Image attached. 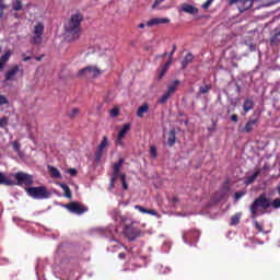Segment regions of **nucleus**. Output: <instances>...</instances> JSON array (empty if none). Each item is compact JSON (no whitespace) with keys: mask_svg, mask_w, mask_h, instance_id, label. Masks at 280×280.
<instances>
[{"mask_svg":"<svg viewBox=\"0 0 280 280\" xmlns=\"http://www.w3.org/2000/svg\"><path fill=\"white\" fill-rule=\"evenodd\" d=\"M135 209H137V211H140V213H148L149 215H159V212L154 209H145L143 208V206H140V205H136L135 206Z\"/></svg>","mask_w":280,"mask_h":280,"instance_id":"obj_17","label":"nucleus"},{"mask_svg":"<svg viewBox=\"0 0 280 280\" xmlns=\"http://www.w3.org/2000/svg\"><path fill=\"white\" fill-rule=\"evenodd\" d=\"M8 126V117L0 118V128H5Z\"/></svg>","mask_w":280,"mask_h":280,"instance_id":"obj_45","label":"nucleus"},{"mask_svg":"<svg viewBox=\"0 0 280 280\" xmlns=\"http://www.w3.org/2000/svg\"><path fill=\"white\" fill-rule=\"evenodd\" d=\"M10 56H12V54L10 52V50H8L4 55L0 57V71H3L5 63L8 62V60H10Z\"/></svg>","mask_w":280,"mask_h":280,"instance_id":"obj_18","label":"nucleus"},{"mask_svg":"<svg viewBox=\"0 0 280 280\" xmlns=\"http://www.w3.org/2000/svg\"><path fill=\"white\" fill-rule=\"evenodd\" d=\"M170 23V19L167 18H154L147 22L148 27H154V25H165Z\"/></svg>","mask_w":280,"mask_h":280,"instance_id":"obj_12","label":"nucleus"},{"mask_svg":"<svg viewBox=\"0 0 280 280\" xmlns=\"http://www.w3.org/2000/svg\"><path fill=\"white\" fill-rule=\"evenodd\" d=\"M150 155L152 159H156V156H159V153L156 151V147L152 145L150 147Z\"/></svg>","mask_w":280,"mask_h":280,"instance_id":"obj_39","label":"nucleus"},{"mask_svg":"<svg viewBox=\"0 0 280 280\" xmlns=\"http://www.w3.org/2000/svg\"><path fill=\"white\" fill-rule=\"evenodd\" d=\"M270 207H273V209H280V198H277L270 202Z\"/></svg>","mask_w":280,"mask_h":280,"instance_id":"obj_41","label":"nucleus"},{"mask_svg":"<svg viewBox=\"0 0 280 280\" xmlns=\"http://www.w3.org/2000/svg\"><path fill=\"white\" fill-rule=\"evenodd\" d=\"M175 144H176V130L171 129L168 132L167 145L170 148H174Z\"/></svg>","mask_w":280,"mask_h":280,"instance_id":"obj_16","label":"nucleus"},{"mask_svg":"<svg viewBox=\"0 0 280 280\" xmlns=\"http://www.w3.org/2000/svg\"><path fill=\"white\" fill-rule=\"evenodd\" d=\"M253 3V0H229V5H236L241 13L250 10Z\"/></svg>","mask_w":280,"mask_h":280,"instance_id":"obj_8","label":"nucleus"},{"mask_svg":"<svg viewBox=\"0 0 280 280\" xmlns=\"http://www.w3.org/2000/svg\"><path fill=\"white\" fill-rule=\"evenodd\" d=\"M60 187L65 191L66 198H71V188L67 184H60Z\"/></svg>","mask_w":280,"mask_h":280,"instance_id":"obj_34","label":"nucleus"},{"mask_svg":"<svg viewBox=\"0 0 280 280\" xmlns=\"http://www.w3.org/2000/svg\"><path fill=\"white\" fill-rule=\"evenodd\" d=\"M118 259H126V253H119Z\"/></svg>","mask_w":280,"mask_h":280,"instance_id":"obj_55","label":"nucleus"},{"mask_svg":"<svg viewBox=\"0 0 280 280\" xmlns=\"http://www.w3.org/2000/svg\"><path fill=\"white\" fill-rule=\"evenodd\" d=\"M233 67H237V63H234Z\"/></svg>","mask_w":280,"mask_h":280,"instance_id":"obj_61","label":"nucleus"},{"mask_svg":"<svg viewBox=\"0 0 280 280\" xmlns=\"http://www.w3.org/2000/svg\"><path fill=\"white\" fill-rule=\"evenodd\" d=\"M68 174H70V176H78V170H75V168H69V170H68Z\"/></svg>","mask_w":280,"mask_h":280,"instance_id":"obj_49","label":"nucleus"},{"mask_svg":"<svg viewBox=\"0 0 280 280\" xmlns=\"http://www.w3.org/2000/svg\"><path fill=\"white\" fill-rule=\"evenodd\" d=\"M122 224V235L128 240L129 242H136L143 235V232L139 226H137V221L130 219V218H122L121 219Z\"/></svg>","mask_w":280,"mask_h":280,"instance_id":"obj_1","label":"nucleus"},{"mask_svg":"<svg viewBox=\"0 0 280 280\" xmlns=\"http://www.w3.org/2000/svg\"><path fill=\"white\" fill-rule=\"evenodd\" d=\"M173 202H178V197H173Z\"/></svg>","mask_w":280,"mask_h":280,"instance_id":"obj_58","label":"nucleus"},{"mask_svg":"<svg viewBox=\"0 0 280 280\" xmlns=\"http://www.w3.org/2000/svg\"><path fill=\"white\" fill-rule=\"evenodd\" d=\"M175 52H176V45H173V49L170 54V60H172V56H174Z\"/></svg>","mask_w":280,"mask_h":280,"instance_id":"obj_54","label":"nucleus"},{"mask_svg":"<svg viewBox=\"0 0 280 280\" xmlns=\"http://www.w3.org/2000/svg\"><path fill=\"white\" fill-rule=\"evenodd\" d=\"M172 97V95L167 92H165L161 97L160 100L158 101V103L160 104H166L167 103V100H170Z\"/></svg>","mask_w":280,"mask_h":280,"instance_id":"obj_35","label":"nucleus"},{"mask_svg":"<svg viewBox=\"0 0 280 280\" xmlns=\"http://www.w3.org/2000/svg\"><path fill=\"white\" fill-rule=\"evenodd\" d=\"M165 73H167V70L165 68H162L158 77V80H163V78L165 77Z\"/></svg>","mask_w":280,"mask_h":280,"instance_id":"obj_48","label":"nucleus"},{"mask_svg":"<svg viewBox=\"0 0 280 280\" xmlns=\"http://www.w3.org/2000/svg\"><path fill=\"white\" fill-rule=\"evenodd\" d=\"M254 226L256 230H258V233H264V225H261L257 221H254Z\"/></svg>","mask_w":280,"mask_h":280,"instance_id":"obj_43","label":"nucleus"},{"mask_svg":"<svg viewBox=\"0 0 280 280\" xmlns=\"http://www.w3.org/2000/svg\"><path fill=\"white\" fill-rule=\"evenodd\" d=\"M279 30H280V27H279Z\"/></svg>","mask_w":280,"mask_h":280,"instance_id":"obj_62","label":"nucleus"},{"mask_svg":"<svg viewBox=\"0 0 280 280\" xmlns=\"http://www.w3.org/2000/svg\"><path fill=\"white\" fill-rule=\"evenodd\" d=\"M43 58H45V55L35 57V60H37V62H40V60H43Z\"/></svg>","mask_w":280,"mask_h":280,"instance_id":"obj_56","label":"nucleus"},{"mask_svg":"<svg viewBox=\"0 0 280 280\" xmlns=\"http://www.w3.org/2000/svg\"><path fill=\"white\" fill-rule=\"evenodd\" d=\"M131 128V125L130 122H127L125 125H122V128L120 129V131L118 132V136H117V141L119 143V145H124V137H126V133L129 132Z\"/></svg>","mask_w":280,"mask_h":280,"instance_id":"obj_13","label":"nucleus"},{"mask_svg":"<svg viewBox=\"0 0 280 280\" xmlns=\"http://www.w3.org/2000/svg\"><path fill=\"white\" fill-rule=\"evenodd\" d=\"M245 194H246V190L236 191L234 194V200H240L241 198H244Z\"/></svg>","mask_w":280,"mask_h":280,"instance_id":"obj_40","label":"nucleus"},{"mask_svg":"<svg viewBox=\"0 0 280 280\" xmlns=\"http://www.w3.org/2000/svg\"><path fill=\"white\" fill-rule=\"evenodd\" d=\"M48 172L51 178H62V174H60V171L56 166L48 165Z\"/></svg>","mask_w":280,"mask_h":280,"instance_id":"obj_20","label":"nucleus"},{"mask_svg":"<svg viewBox=\"0 0 280 280\" xmlns=\"http://www.w3.org/2000/svg\"><path fill=\"white\" fill-rule=\"evenodd\" d=\"M199 237H200V231L198 230H190L183 234V240L186 244H196Z\"/></svg>","mask_w":280,"mask_h":280,"instance_id":"obj_10","label":"nucleus"},{"mask_svg":"<svg viewBox=\"0 0 280 280\" xmlns=\"http://www.w3.org/2000/svg\"><path fill=\"white\" fill-rule=\"evenodd\" d=\"M259 174H261V170L258 168L253 175L248 176L245 179V185H253V183L257 180V177L259 176Z\"/></svg>","mask_w":280,"mask_h":280,"instance_id":"obj_21","label":"nucleus"},{"mask_svg":"<svg viewBox=\"0 0 280 280\" xmlns=\"http://www.w3.org/2000/svg\"><path fill=\"white\" fill-rule=\"evenodd\" d=\"M171 66H172V59H168V61H166L162 68L166 69L167 71V69H170Z\"/></svg>","mask_w":280,"mask_h":280,"instance_id":"obj_51","label":"nucleus"},{"mask_svg":"<svg viewBox=\"0 0 280 280\" xmlns=\"http://www.w3.org/2000/svg\"><path fill=\"white\" fill-rule=\"evenodd\" d=\"M22 57H23V62H30V60H32V57L25 56V54H22Z\"/></svg>","mask_w":280,"mask_h":280,"instance_id":"obj_52","label":"nucleus"},{"mask_svg":"<svg viewBox=\"0 0 280 280\" xmlns=\"http://www.w3.org/2000/svg\"><path fill=\"white\" fill-rule=\"evenodd\" d=\"M79 115H80V108L78 107H74L70 112H68V117H70V119H75Z\"/></svg>","mask_w":280,"mask_h":280,"instance_id":"obj_31","label":"nucleus"},{"mask_svg":"<svg viewBox=\"0 0 280 280\" xmlns=\"http://www.w3.org/2000/svg\"><path fill=\"white\" fill-rule=\"evenodd\" d=\"M19 73V66H13L9 71L5 72L4 78L5 82H10V80H14V75Z\"/></svg>","mask_w":280,"mask_h":280,"instance_id":"obj_14","label":"nucleus"},{"mask_svg":"<svg viewBox=\"0 0 280 280\" xmlns=\"http://www.w3.org/2000/svg\"><path fill=\"white\" fill-rule=\"evenodd\" d=\"M182 10L183 12H186V14H198V8L191 4L184 3L182 5Z\"/></svg>","mask_w":280,"mask_h":280,"instance_id":"obj_15","label":"nucleus"},{"mask_svg":"<svg viewBox=\"0 0 280 280\" xmlns=\"http://www.w3.org/2000/svg\"><path fill=\"white\" fill-rule=\"evenodd\" d=\"M40 37L39 35H35L32 39L33 45H40Z\"/></svg>","mask_w":280,"mask_h":280,"instance_id":"obj_44","label":"nucleus"},{"mask_svg":"<svg viewBox=\"0 0 280 280\" xmlns=\"http://www.w3.org/2000/svg\"><path fill=\"white\" fill-rule=\"evenodd\" d=\"M12 148H13L14 152H21V142H19V140L13 141Z\"/></svg>","mask_w":280,"mask_h":280,"instance_id":"obj_38","label":"nucleus"},{"mask_svg":"<svg viewBox=\"0 0 280 280\" xmlns=\"http://www.w3.org/2000/svg\"><path fill=\"white\" fill-rule=\"evenodd\" d=\"M178 84H180L179 80L173 81V83L167 86L166 93H168V95H172L173 93H176V91L178 89Z\"/></svg>","mask_w":280,"mask_h":280,"instance_id":"obj_26","label":"nucleus"},{"mask_svg":"<svg viewBox=\"0 0 280 280\" xmlns=\"http://www.w3.org/2000/svg\"><path fill=\"white\" fill-rule=\"evenodd\" d=\"M253 108H255V102H253V100H250V98H246L243 104L244 113H248V112L253 110Z\"/></svg>","mask_w":280,"mask_h":280,"instance_id":"obj_19","label":"nucleus"},{"mask_svg":"<svg viewBox=\"0 0 280 280\" xmlns=\"http://www.w3.org/2000/svg\"><path fill=\"white\" fill-rule=\"evenodd\" d=\"M117 178H121V173L119 171H113V175L110 178V187L115 186V183L117 182Z\"/></svg>","mask_w":280,"mask_h":280,"instance_id":"obj_28","label":"nucleus"},{"mask_svg":"<svg viewBox=\"0 0 280 280\" xmlns=\"http://www.w3.org/2000/svg\"><path fill=\"white\" fill-rule=\"evenodd\" d=\"M211 91V85H206V86H200L199 88V93L201 95H207Z\"/></svg>","mask_w":280,"mask_h":280,"instance_id":"obj_36","label":"nucleus"},{"mask_svg":"<svg viewBox=\"0 0 280 280\" xmlns=\"http://www.w3.org/2000/svg\"><path fill=\"white\" fill-rule=\"evenodd\" d=\"M163 1H165V0H155L152 8H156V5H161V3H163Z\"/></svg>","mask_w":280,"mask_h":280,"instance_id":"obj_53","label":"nucleus"},{"mask_svg":"<svg viewBox=\"0 0 280 280\" xmlns=\"http://www.w3.org/2000/svg\"><path fill=\"white\" fill-rule=\"evenodd\" d=\"M25 191L35 200H47V198H51V191L45 186L27 187L25 188Z\"/></svg>","mask_w":280,"mask_h":280,"instance_id":"obj_4","label":"nucleus"},{"mask_svg":"<svg viewBox=\"0 0 280 280\" xmlns=\"http://www.w3.org/2000/svg\"><path fill=\"white\" fill-rule=\"evenodd\" d=\"M192 60L194 55L191 52H188L182 61V69H187L188 65L192 62Z\"/></svg>","mask_w":280,"mask_h":280,"instance_id":"obj_25","label":"nucleus"},{"mask_svg":"<svg viewBox=\"0 0 280 280\" xmlns=\"http://www.w3.org/2000/svg\"><path fill=\"white\" fill-rule=\"evenodd\" d=\"M277 191H278V194L280 196V184L277 186Z\"/></svg>","mask_w":280,"mask_h":280,"instance_id":"obj_59","label":"nucleus"},{"mask_svg":"<svg viewBox=\"0 0 280 280\" xmlns=\"http://www.w3.org/2000/svg\"><path fill=\"white\" fill-rule=\"evenodd\" d=\"M165 56H167V52H164V54L162 55L163 58H165Z\"/></svg>","mask_w":280,"mask_h":280,"instance_id":"obj_60","label":"nucleus"},{"mask_svg":"<svg viewBox=\"0 0 280 280\" xmlns=\"http://www.w3.org/2000/svg\"><path fill=\"white\" fill-rule=\"evenodd\" d=\"M120 180L122 183V189H125V191H128V183H126V174L121 173Z\"/></svg>","mask_w":280,"mask_h":280,"instance_id":"obj_37","label":"nucleus"},{"mask_svg":"<svg viewBox=\"0 0 280 280\" xmlns=\"http://www.w3.org/2000/svg\"><path fill=\"white\" fill-rule=\"evenodd\" d=\"M14 178L16 180V185H19V187H30L32 185H34V176L27 174V173H23V172H18L14 175Z\"/></svg>","mask_w":280,"mask_h":280,"instance_id":"obj_5","label":"nucleus"},{"mask_svg":"<svg viewBox=\"0 0 280 280\" xmlns=\"http://www.w3.org/2000/svg\"><path fill=\"white\" fill-rule=\"evenodd\" d=\"M110 117H119V109L117 107H114L109 110Z\"/></svg>","mask_w":280,"mask_h":280,"instance_id":"obj_42","label":"nucleus"},{"mask_svg":"<svg viewBox=\"0 0 280 280\" xmlns=\"http://www.w3.org/2000/svg\"><path fill=\"white\" fill-rule=\"evenodd\" d=\"M8 8H10V5L5 3V0H0V19H3V14Z\"/></svg>","mask_w":280,"mask_h":280,"instance_id":"obj_30","label":"nucleus"},{"mask_svg":"<svg viewBox=\"0 0 280 280\" xmlns=\"http://www.w3.org/2000/svg\"><path fill=\"white\" fill-rule=\"evenodd\" d=\"M270 43H271V45H279V43H280V30L279 28H276L273 31V34L270 38Z\"/></svg>","mask_w":280,"mask_h":280,"instance_id":"obj_24","label":"nucleus"},{"mask_svg":"<svg viewBox=\"0 0 280 280\" xmlns=\"http://www.w3.org/2000/svg\"><path fill=\"white\" fill-rule=\"evenodd\" d=\"M231 121H234V124H237V121H240V117L237 116V114L231 116Z\"/></svg>","mask_w":280,"mask_h":280,"instance_id":"obj_50","label":"nucleus"},{"mask_svg":"<svg viewBox=\"0 0 280 280\" xmlns=\"http://www.w3.org/2000/svg\"><path fill=\"white\" fill-rule=\"evenodd\" d=\"M267 209H270V199L262 192L249 206L250 219L256 220L259 215H264Z\"/></svg>","mask_w":280,"mask_h":280,"instance_id":"obj_2","label":"nucleus"},{"mask_svg":"<svg viewBox=\"0 0 280 280\" xmlns=\"http://www.w3.org/2000/svg\"><path fill=\"white\" fill-rule=\"evenodd\" d=\"M138 27H139V30H143V27H145V24L140 23V24L138 25Z\"/></svg>","mask_w":280,"mask_h":280,"instance_id":"obj_57","label":"nucleus"},{"mask_svg":"<svg viewBox=\"0 0 280 280\" xmlns=\"http://www.w3.org/2000/svg\"><path fill=\"white\" fill-rule=\"evenodd\" d=\"M240 220H242V214L241 213H236L231 218V226H237V224L240 223Z\"/></svg>","mask_w":280,"mask_h":280,"instance_id":"obj_29","label":"nucleus"},{"mask_svg":"<svg viewBox=\"0 0 280 280\" xmlns=\"http://www.w3.org/2000/svg\"><path fill=\"white\" fill-rule=\"evenodd\" d=\"M257 126H259V117L249 118L245 126L241 129V132H243L244 135H249V132H253V130L257 128Z\"/></svg>","mask_w":280,"mask_h":280,"instance_id":"obj_11","label":"nucleus"},{"mask_svg":"<svg viewBox=\"0 0 280 280\" xmlns=\"http://www.w3.org/2000/svg\"><path fill=\"white\" fill-rule=\"evenodd\" d=\"M150 110V105L148 103H144L142 106H140L137 110V117H143Z\"/></svg>","mask_w":280,"mask_h":280,"instance_id":"obj_22","label":"nucleus"},{"mask_svg":"<svg viewBox=\"0 0 280 280\" xmlns=\"http://www.w3.org/2000/svg\"><path fill=\"white\" fill-rule=\"evenodd\" d=\"M45 32V25H43V23H38L36 26H35V30H34V34L35 36H40L43 37V33Z\"/></svg>","mask_w":280,"mask_h":280,"instance_id":"obj_27","label":"nucleus"},{"mask_svg":"<svg viewBox=\"0 0 280 280\" xmlns=\"http://www.w3.org/2000/svg\"><path fill=\"white\" fill-rule=\"evenodd\" d=\"M82 21H84V15L81 13H75L70 16V20L66 25V32L72 36V40H78V38H80V32H82L80 26L82 25Z\"/></svg>","mask_w":280,"mask_h":280,"instance_id":"obj_3","label":"nucleus"},{"mask_svg":"<svg viewBox=\"0 0 280 280\" xmlns=\"http://www.w3.org/2000/svg\"><path fill=\"white\" fill-rule=\"evenodd\" d=\"M4 104H9V101L4 95L0 94V106H4Z\"/></svg>","mask_w":280,"mask_h":280,"instance_id":"obj_47","label":"nucleus"},{"mask_svg":"<svg viewBox=\"0 0 280 280\" xmlns=\"http://www.w3.org/2000/svg\"><path fill=\"white\" fill-rule=\"evenodd\" d=\"M211 3H213V0H207V1L202 4L203 10H209V8H211Z\"/></svg>","mask_w":280,"mask_h":280,"instance_id":"obj_46","label":"nucleus"},{"mask_svg":"<svg viewBox=\"0 0 280 280\" xmlns=\"http://www.w3.org/2000/svg\"><path fill=\"white\" fill-rule=\"evenodd\" d=\"M102 71L95 66H88L78 72V78H97L101 75Z\"/></svg>","mask_w":280,"mask_h":280,"instance_id":"obj_6","label":"nucleus"},{"mask_svg":"<svg viewBox=\"0 0 280 280\" xmlns=\"http://www.w3.org/2000/svg\"><path fill=\"white\" fill-rule=\"evenodd\" d=\"M66 209H68L70 213H75L77 215H82V213H86V211H89V208H86V206L78 201H71L70 203H67Z\"/></svg>","mask_w":280,"mask_h":280,"instance_id":"obj_7","label":"nucleus"},{"mask_svg":"<svg viewBox=\"0 0 280 280\" xmlns=\"http://www.w3.org/2000/svg\"><path fill=\"white\" fill-rule=\"evenodd\" d=\"M12 8L14 12H20V10H23V2L21 0H16L12 3Z\"/></svg>","mask_w":280,"mask_h":280,"instance_id":"obj_32","label":"nucleus"},{"mask_svg":"<svg viewBox=\"0 0 280 280\" xmlns=\"http://www.w3.org/2000/svg\"><path fill=\"white\" fill-rule=\"evenodd\" d=\"M106 145H108V137L104 136L94 154L95 163H100V161H102V156H104V150L106 149Z\"/></svg>","mask_w":280,"mask_h":280,"instance_id":"obj_9","label":"nucleus"},{"mask_svg":"<svg viewBox=\"0 0 280 280\" xmlns=\"http://www.w3.org/2000/svg\"><path fill=\"white\" fill-rule=\"evenodd\" d=\"M0 185H5L7 187H12L14 183L12 179L5 177V174L0 172Z\"/></svg>","mask_w":280,"mask_h":280,"instance_id":"obj_23","label":"nucleus"},{"mask_svg":"<svg viewBox=\"0 0 280 280\" xmlns=\"http://www.w3.org/2000/svg\"><path fill=\"white\" fill-rule=\"evenodd\" d=\"M122 165L124 159L120 158L119 161L113 165V172H120Z\"/></svg>","mask_w":280,"mask_h":280,"instance_id":"obj_33","label":"nucleus"}]
</instances>
